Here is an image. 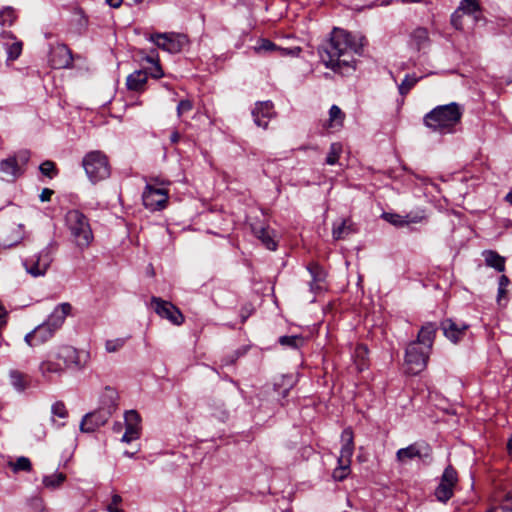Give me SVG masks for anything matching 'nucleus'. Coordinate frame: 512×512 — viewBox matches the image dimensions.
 Listing matches in <instances>:
<instances>
[{"label":"nucleus","mask_w":512,"mask_h":512,"mask_svg":"<svg viewBox=\"0 0 512 512\" xmlns=\"http://www.w3.org/2000/svg\"><path fill=\"white\" fill-rule=\"evenodd\" d=\"M193 104L190 100H182L177 106L178 117H181L184 113L191 111Z\"/></svg>","instance_id":"47"},{"label":"nucleus","mask_w":512,"mask_h":512,"mask_svg":"<svg viewBox=\"0 0 512 512\" xmlns=\"http://www.w3.org/2000/svg\"><path fill=\"white\" fill-rule=\"evenodd\" d=\"M4 317H5V311L2 308H0V327L3 326L5 323Z\"/></svg>","instance_id":"55"},{"label":"nucleus","mask_w":512,"mask_h":512,"mask_svg":"<svg viewBox=\"0 0 512 512\" xmlns=\"http://www.w3.org/2000/svg\"><path fill=\"white\" fill-rule=\"evenodd\" d=\"M149 41L170 53H177L188 43L187 34H149Z\"/></svg>","instance_id":"8"},{"label":"nucleus","mask_w":512,"mask_h":512,"mask_svg":"<svg viewBox=\"0 0 512 512\" xmlns=\"http://www.w3.org/2000/svg\"><path fill=\"white\" fill-rule=\"evenodd\" d=\"M436 332L437 326L434 323H426L419 330L417 340L412 341L411 343H417L419 346L431 351L436 337Z\"/></svg>","instance_id":"19"},{"label":"nucleus","mask_w":512,"mask_h":512,"mask_svg":"<svg viewBox=\"0 0 512 512\" xmlns=\"http://www.w3.org/2000/svg\"><path fill=\"white\" fill-rule=\"evenodd\" d=\"M458 481L456 471L448 466L441 477L440 484L435 490V496L439 501L446 502L453 495V489Z\"/></svg>","instance_id":"11"},{"label":"nucleus","mask_w":512,"mask_h":512,"mask_svg":"<svg viewBox=\"0 0 512 512\" xmlns=\"http://www.w3.org/2000/svg\"><path fill=\"white\" fill-rule=\"evenodd\" d=\"M60 360L64 368L81 370L90 362V352L84 349H76L75 347L64 345L60 347L55 355Z\"/></svg>","instance_id":"5"},{"label":"nucleus","mask_w":512,"mask_h":512,"mask_svg":"<svg viewBox=\"0 0 512 512\" xmlns=\"http://www.w3.org/2000/svg\"><path fill=\"white\" fill-rule=\"evenodd\" d=\"M279 342L283 346H289L291 348H299L303 345L304 339L299 335L293 336H282L279 339Z\"/></svg>","instance_id":"36"},{"label":"nucleus","mask_w":512,"mask_h":512,"mask_svg":"<svg viewBox=\"0 0 512 512\" xmlns=\"http://www.w3.org/2000/svg\"><path fill=\"white\" fill-rule=\"evenodd\" d=\"M13 234L10 237H8L7 241L10 245L15 244L19 242L24 237V230L22 225H18V227L13 231Z\"/></svg>","instance_id":"46"},{"label":"nucleus","mask_w":512,"mask_h":512,"mask_svg":"<svg viewBox=\"0 0 512 512\" xmlns=\"http://www.w3.org/2000/svg\"><path fill=\"white\" fill-rule=\"evenodd\" d=\"M51 263V256L44 250L25 261L26 271L34 277L43 276Z\"/></svg>","instance_id":"12"},{"label":"nucleus","mask_w":512,"mask_h":512,"mask_svg":"<svg viewBox=\"0 0 512 512\" xmlns=\"http://www.w3.org/2000/svg\"><path fill=\"white\" fill-rule=\"evenodd\" d=\"M40 512H48L46 509H42Z\"/></svg>","instance_id":"60"},{"label":"nucleus","mask_w":512,"mask_h":512,"mask_svg":"<svg viewBox=\"0 0 512 512\" xmlns=\"http://www.w3.org/2000/svg\"><path fill=\"white\" fill-rule=\"evenodd\" d=\"M145 59L153 65V67L150 70V75L153 78H161L163 76V71L158 60H155L153 57L150 56H147Z\"/></svg>","instance_id":"42"},{"label":"nucleus","mask_w":512,"mask_h":512,"mask_svg":"<svg viewBox=\"0 0 512 512\" xmlns=\"http://www.w3.org/2000/svg\"><path fill=\"white\" fill-rule=\"evenodd\" d=\"M506 501L509 502V501H512V494L511 493H508L506 495Z\"/></svg>","instance_id":"56"},{"label":"nucleus","mask_w":512,"mask_h":512,"mask_svg":"<svg viewBox=\"0 0 512 512\" xmlns=\"http://www.w3.org/2000/svg\"><path fill=\"white\" fill-rule=\"evenodd\" d=\"M126 430L121 441L130 443L140 436V416L135 410H130L125 414Z\"/></svg>","instance_id":"14"},{"label":"nucleus","mask_w":512,"mask_h":512,"mask_svg":"<svg viewBox=\"0 0 512 512\" xmlns=\"http://www.w3.org/2000/svg\"><path fill=\"white\" fill-rule=\"evenodd\" d=\"M136 2L140 3L142 0H135Z\"/></svg>","instance_id":"61"},{"label":"nucleus","mask_w":512,"mask_h":512,"mask_svg":"<svg viewBox=\"0 0 512 512\" xmlns=\"http://www.w3.org/2000/svg\"><path fill=\"white\" fill-rule=\"evenodd\" d=\"M430 350L419 346L417 343H409L405 353V371L408 374L416 375L427 366Z\"/></svg>","instance_id":"6"},{"label":"nucleus","mask_w":512,"mask_h":512,"mask_svg":"<svg viewBox=\"0 0 512 512\" xmlns=\"http://www.w3.org/2000/svg\"><path fill=\"white\" fill-rule=\"evenodd\" d=\"M418 78L414 76H406L403 82L399 86V91L402 95L408 93V91L417 83Z\"/></svg>","instance_id":"41"},{"label":"nucleus","mask_w":512,"mask_h":512,"mask_svg":"<svg viewBox=\"0 0 512 512\" xmlns=\"http://www.w3.org/2000/svg\"><path fill=\"white\" fill-rule=\"evenodd\" d=\"M342 447L338 463H351V457L354 452V436L350 428L343 430L341 434Z\"/></svg>","instance_id":"17"},{"label":"nucleus","mask_w":512,"mask_h":512,"mask_svg":"<svg viewBox=\"0 0 512 512\" xmlns=\"http://www.w3.org/2000/svg\"><path fill=\"white\" fill-rule=\"evenodd\" d=\"M354 232L353 224L349 220H341L335 223L332 230V236L335 240L344 239Z\"/></svg>","instance_id":"27"},{"label":"nucleus","mask_w":512,"mask_h":512,"mask_svg":"<svg viewBox=\"0 0 512 512\" xmlns=\"http://www.w3.org/2000/svg\"><path fill=\"white\" fill-rule=\"evenodd\" d=\"M65 220L76 245L80 248L88 247L93 240V233L86 216L79 210H70Z\"/></svg>","instance_id":"3"},{"label":"nucleus","mask_w":512,"mask_h":512,"mask_svg":"<svg viewBox=\"0 0 512 512\" xmlns=\"http://www.w3.org/2000/svg\"><path fill=\"white\" fill-rule=\"evenodd\" d=\"M13 468H14L15 471H18V470L29 471L31 469V462L26 457H20L14 463Z\"/></svg>","instance_id":"45"},{"label":"nucleus","mask_w":512,"mask_h":512,"mask_svg":"<svg viewBox=\"0 0 512 512\" xmlns=\"http://www.w3.org/2000/svg\"><path fill=\"white\" fill-rule=\"evenodd\" d=\"M180 139V134L177 132V131H174L171 136H170V140L172 143H177Z\"/></svg>","instance_id":"53"},{"label":"nucleus","mask_w":512,"mask_h":512,"mask_svg":"<svg viewBox=\"0 0 512 512\" xmlns=\"http://www.w3.org/2000/svg\"><path fill=\"white\" fill-rule=\"evenodd\" d=\"M342 150H343V147L340 143L331 144L328 155L326 157V163L328 165L336 164L341 153H342Z\"/></svg>","instance_id":"35"},{"label":"nucleus","mask_w":512,"mask_h":512,"mask_svg":"<svg viewBox=\"0 0 512 512\" xmlns=\"http://www.w3.org/2000/svg\"><path fill=\"white\" fill-rule=\"evenodd\" d=\"M106 2H107L111 7L118 8V7L121 5L122 0H106Z\"/></svg>","instance_id":"52"},{"label":"nucleus","mask_w":512,"mask_h":512,"mask_svg":"<svg viewBox=\"0 0 512 512\" xmlns=\"http://www.w3.org/2000/svg\"><path fill=\"white\" fill-rule=\"evenodd\" d=\"M509 285V279L507 276L502 275L499 278V287H498V302H500L503 298H506L507 294V286Z\"/></svg>","instance_id":"43"},{"label":"nucleus","mask_w":512,"mask_h":512,"mask_svg":"<svg viewBox=\"0 0 512 512\" xmlns=\"http://www.w3.org/2000/svg\"><path fill=\"white\" fill-rule=\"evenodd\" d=\"M357 36L358 34H331L320 52L321 60L325 66L341 75L354 70L349 61L341 59V57L348 55L350 52L358 51L362 37Z\"/></svg>","instance_id":"1"},{"label":"nucleus","mask_w":512,"mask_h":512,"mask_svg":"<svg viewBox=\"0 0 512 512\" xmlns=\"http://www.w3.org/2000/svg\"><path fill=\"white\" fill-rule=\"evenodd\" d=\"M367 353H368V350H367V348H366L365 346H363V345H359V346L356 348V350H355L356 357H357V358H361V360H362V363H361V364H359V369H360V370H361V369H363V366L365 365V363H364V359H365V357H366Z\"/></svg>","instance_id":"48"},{"label":"nucleus","mask_w":512,"mask_h":512,"mask_svg":"<svg viewBox=\"0 0 512 512\" xmlns=\"http://www.w3.org/2000/svg\"><path fill=\"white\" fill-rule=\"evenodd\" d=\"M0 170L7 177V180L14 179L21 174L15 158L3 160L0 164Z\"/></svg>","instance_id":"28"},{"label":"nucleus","mask_w":512,"mask_h":512,"mask_svg":"<svg viewBox=\"0 0 512 512\" xmlns=\"http://www.w3.org/2000/svg\"><path fill=\"white\" fill-rule=\"evenodd\" d=\"M462 117V109L457 103H450L434 108L424 117V124L429 129L449 133Z\"/></svg>","instance_id":"2"},{"label":"nucleus","mask_w":512,"mask_h":512,"mask_svg":"<svg viewBox=\"0 0 512 512\" xmlns=\"http://www.w3.org/2000/svg\"><path fill=\"white\" fill-rule=\"evenodd\" d=\"M420 456V451L416 445H410L406 448H402L397 452V459L400 462H407L415 457Z\"/></svg>","instance_id":"33"},{"label":"nucleus","mask_w":512,"mask_h":512,"mask_svg":"<svg viewBox=\"0 0 512 512\" xmlns=\"http://www.w3.org/2000/svg\"><path fill=\"white\" fill-rule=\"evenodd\" d=\"M144 206L151 210H162L168 202V191L165 188H157L153 184L148 183L142 195Z\"/></svg>","instance_id":"10"},{"label":"nucleus","mask_w":512,"mask_h":512,"mask_svg":"<svg viewBox=\"0 0 512 512\" xmlns=\"http://www.w3.org/2000/svg\"><path fill=\"white\" fill-rule=\"evenodd\" d=\"M486 266L495 269L498 272L505 271V257L501 256L494 250H484L482 252Z\"/></svg>","instance_id":"24"},{"label":"nucleus","mask_w":512,"mask_h":512,"mask_svg":"<svg viewBox=\"0 0 512 512\" xmlns=\"http://www.w3.org/2000/svg\"><path fill=\"white\" fill-rule=\"evenodd\" d=\"M257 126L267 128L269 120L275 115L273 104L270 101L259 102L252 111Z\"/></svg>","instance_id":"15"},{"label":"nucleus","mask_w":512,"mask_h":512,"mask_svg":"<svg viewBox=\"0 0 512 512\" xmlns=\"http://www.w3.org/2000/svg\"><path fill=\"white\" fill-rule=\"evenodd\" d=\"M332 32L337 33V32H340V30H339V28L334 27V28H333V30H332Z\"/></svg>","instance_id":"58"},{"label":"nucleus","mask_w":512,"mask_h":512,"mask_svg":"<svg viewBox=\"0 0 512 512\" xmlns=\"http://www.w3.org/2000/svg\"><path fill=\"white\" fill-rule=\"evenodd\" d=\"M382 217L389 223L394 226L402 227L404 225H408L410 223H421L426 219V215L422 211L421 213L416 214H408L406 216H402L395 213H384Z\"/></svg>","instance_id":"18"},{"label":"nucleus","mask_w":512,"mask_h":512,"mask_svg":"<svg viewBox=\"0 0 512 512\" xmlns=\"http://www.w3.org/2000/svg\"><path fill=\"white\" fill-rule=\"evenodd\" d=\"M108 512H124L119 506H107Z\"/></svg>","instance_id":"54"},{"label":"nucleus","mask_w":512,"mask_h":512,"mask_svg":"<svg viewBox=\"0 0 512 512\" xmlns=\"http://www.w3.org/2000/svg\"><path fill=\"white\" fill-rule=\"evenodd\" d=\"M55 331L54 328L45 322L26 335L25 340L30 346L39 345L49 340Z\"/></svg>","instance_id":"16"},{"label":"nucleus","mask_w":512,"mask_h":512,"mask_svg":"<svg viewBox=\"0 0 512 512\" xmlns=\"http://www.w3.org/2000/svg\"><path fill=\"white\" fill-rule=\"evenodd\" d=\"M39 169L43 175H45L49 178H53L57 173L56 166H55L54 162L48 161V160L43 162L40 165Z\"/></svg>","instance_id":"40"},{"label":"nucleus","mask_w":512,"mask_h":512,"mask_svg":"<svg viewBox=\"0 0 512 512\" xmlns=\"http://www.w3.org/2000/svg\"><path fill=\"white\" fill-rule=\"evenodd\" d=\"M458 23H461V24H463V25L473 26V25H472L473 23H465V21H464V20H459V21H458Z\"/></svg>","instance_id":"57"},{"label":"nucleus","mask_w":512,"mask_h":512,"mask_svg":"<svg viewBox=\"0 0 512 512\" xmlns=\"http://www.w3.org/2000/svg\"><path fill=\"white\" fill-rule=\"evenodd\" d=\"M82 165L92 183L105 180L110 175L108 158L100 151L87 153L82 160Z\"/></svg>","instance_id":"4"},{"label":"nucleus","mask_w":512,"mask_h":512,"mask_svg":"<svg viewBox=\"0 0 512 512\" xmlns=\"http://www.w3.org/2000/svg\"><path fill=\"white\" fill-rule=\"evenodd\" d=\"M254 50L258 54L270 52V51H274V50H279L281 52L287 51L286 49L281 48L280 46L276 45L275 43H273L270 40L265 39V38H260L258 40L257 45L254 46Z\"/></svg>","instance_id":"32"},{"label":"nucleus","mask_w":512,"mask_h":512,"mask_svg":"<svg viewBox=\"0 0 512 512\" xmlns=\"http://www.w3.org/2000/svg\"><path fill=\"white\" fill-rule=\"evenodd\" d=\"M345 119V114L337 106L333 105L329 110V120L327 126L329 128H341Z\"/></svg>","instance_id":"30"},{"label":"nucleus","mask_w":512,"mask_h":512,"mask_svg":"<svg viewBox=\"0 0 512 512\" xmlns=\"http://www.w3.org/2000/svg\"><path fill=\"white\" fill-rule=\"evenodd\" d=\"M442 328L444 335L450 339L452 342L456 343L460 340V338L464 335L467 326L466 325H457L452 320H446L442 323Z\"/></svg>","instance_id":"23"},{"label":"nucleus","mask_w":512,"mask_h":512,"mask_svg":"<svg viewBox=\"0 0 512 512\" xmlns=\"http://www.w3.org/2000/svg\"><path fill=\"white\" fill-rule=\"evenodd\" d=\"M39 370L44 378L51 380L54 377H60L64 373L65 368L60 360L49 358L41 362Z\"/></svg>","instance_id":"21"},{"label":"nucleus","mask_w":512,"mask_h":512,"mask_svg":"<svg viewBox=\"0 0 512 512\" xmlns=\"http://www.w3.org/2000/svg\"><path fill=\"white\" fill-rule=\"evenodd\" d=\"M66 480V475L61 472H55L51 475H46L43 477L42 483L45 488L54 490L59 488L64 481Z\"/></svg>","instance_id":"31"},{"label":"nucleus","mask_w":512,"mask_h":512,"mask_svg":"<svg viewBox=\"0 0 512 512\" xmlns=\"http://www.w3.org/2000/svg\"><path fill=\"white\" fill-rule=\"evenodd\" d=\"M5 15L10 16V15H11V12H4V13H2V14H1V16H5Z\"/></svg>","instance_id":"59"},{"label":"nucleus","mask_w":512,"mask_h":512,"mask_svg":"<svg viewBox=\"0 0 512 512\" xmlns=\"http://www.w3.org/2000/svg\"><path fill=\"white\" fill-rule=\"evenodd\" d=\"M10 382L11 385L18 391H23L27 385L28 381L22 373L19 371H11L10 374Z\"/></svg>","instance_id":"34"},{"label":"nucleus","mask_w":512,"mask_h":512,"mask_svg":"<svg viewBox=\"0 0 512 512\" xmlns=\"http://www.w3.org/2000/svg\"><path fill=\"white\" fill-rule=\"evenodd\" d=\"M110 416L111 409H99L98 411L89 413L83 418L80 424V430L86 433L93 432L100 426L104 425Z\"/></svg>","instance_id":"13"},{"label":"nucleus","mask_w":512,"mask_h":512,"mask_svg":"<svg viewBox=\"0 0 512 512\" xmlns=\"http://www.w3.org/2000/svg\"><path fill=\"white\" fill-rule=\"evenodd\" d=\"M53 190L49 189V188H44L40 195H39V198L42 202H46V201H49L51 199V196L53 195Z\"/></svg>","instance_id":"49"},{"label":"nucleus","mask_w":512,"mask_h":512,"mask_svg":"<svg viewBox=\"0 0 512 512\" xmlns=\"http://www.w3.org/2000/svg\"><path fill=\"white\" fill-rule=\"evenodd\" d=\"M339 466L334 470L333 472V478L337 481H342L345 479L349 473L350 470V464L351 463H338Z\"/></svg>","instance_id":"39"},{"label":"nucleus","mask_w":512,"mask_h":512,"mask_svg":"<svg viewBox=\"0 0 512 512\" xmlns=\"http://www.w3.org/2000/svg\"><path fill=\"white\" fill-rule=\"evenodd\" d=\"M488 512H512V508L507 504H502L498 507L490 509Z\"/></svg>","instance_id":"50"},{"label":"nucleus","mask_w":512,"mask_h":512,"mask_svg":"<svg viewBox=\"0 0 512 512\" xmlns=\"http://www.w3.org/2000/svg\"><path fill=\"white\" fill-rule=\"evenodd\" d=\"M72 311V306L69 303H62L57 305L52 313L49 315L46 323L49 324L52 328L57 330L60 328L66 317L70 315Z\"/></svg>","instance_id":"20"},{"label":"nucleus","mask_w":512,"mask_h":512,"mask_svg":"<svg viewBox=\"0 0 512 512\" xmlns=\"http://www.w3.org/2000/svg\"><path fill=\"white\" fill-rule=\"evenodd\" d=\"M147 72L143 70H137L128 75L126 80L127 88L131 91H141L147 82Z\"/></svg>","instance_id":"25"},{"label":"nucleus","mask_w":512,"mask_h":512,"mask_svg":"<svg viewBox=\"0 0 512 512\" xmlns=\"http://www.w3.org/2000/svg\"><path fill=\"white\" fill-rule=\"evenodd\" d=\"M479 9V3L476 0H462L459 8L451 18L453 28L456 30L475 29L474 26L463 25L458 23V21L464 20L465 23H476L479 17L475 13H477Z\"/></svg>","instance_id":"7"},{"label":"nucleus","mask_w":512,"mask_h":512,"mask_svg":"<svg viewBox=\"0 0 512 512\" xmlns=\"http://www.w3.org/2000/svg\"><path fill=\"white\" fill-rule=\"evenodd\" d=\"M50 63L53 68L60 69L71 64L70 51L65 46H57L51 51Z\"/></svg>","instance_id":"22"},{"label":"nucleus","mask_w":512,"mask_h":512,"mask_svg":"<svg viewBox=\"0 0 512 512\" xmlns=\"http://www.w3.org/2000/svg\"><path fill=\"white\" fill-rule=\"evenodd\" d=\"M254 234L269 250H275L277 247V241L275 240V234L273 231L266 228H253Z\"/></svg>","instance_id":"26"},{"label":"nucleus","mask_w":512,"mask_h":512,"mask_svg":"<svg viewBox=\"0 0 512 512\" xmlns=\"http://www.w3.org/2000/svg\"><path fill=\"white\" fill-rule=\"evenodd\" d=\"M125 338L110 339L105 342V349L108 353H115L125 345Z\"/></svg>","instance_id":"38"},{"label":"nucleus","mask_w":512,"mask_h":512,"mask_svg":"<svg viewBox=\"0 0 512 512\" xmlns=\"http://www.w3.org/2000/svg\"><path fill=\"white\" fill-rule=\"evenodd\" d=\"M122 502V498L118 494H114L111 499V503L108 506H119Z\"/></svg>","instance_id":"51"},{"label":"nucleus","mask_w":512,"mask_h":512,"mask_svg":"<svg viewBox=\"0 0 512 512\" xmlns=\"http://www.w3.org/2000/svg\"><path fill=\"white\" fill-rule=\"evenodd\" d=\"M22 51V43L21 42H14L10 45L8 48V58L11 60H15L19 57Z\"/></svg>","instance_id":"44"},{"label":"nucleus","mask_w":512,"mask_h":512,"mask_svg":"<svg viewBox=\"0 0 512 512\" xmlns=\"http://www.w3.org/2000/svg\"><path fill=\"white\" fill-rule=\"evenodd\" d=\"M117 398V392L113 388L106 387L101 396L103 407L100 410L111 409L112 414L113 411L116 409Z\"/></svg>","instance_id":"29"},{"label":"nucleus","mask_w":512,"mask_h":512,"mask_svg":"<svg viewBox=\"0 0 512 512\" xmlns=\"http://www.w3.org/2000/svg\"><path fill=\"white\" fill-rule=\"evenodd\" d=\"M151 305L158 316L167 319L174 325L180 326L184 323V316L181 311L171 302L159 297L151 298Z\"/></svg>","instance_id":"9"},{"label":"nucleus","mask_w":512,"mask_h":512,"mask_svg":"<svg viewBox=\"0 0 512 512\" xmlns=\"http://www.w3.org/2000/svg\"><path fill=\"white\" fill-rule=\"evenodd\" d=\"M51 412L53 415V419L55 417L65 419L68 417V414H69L68 409L66 408V405L61 401H57L54 404H52Z\"/></svg>","instance_id":"37"}]
</instances>
